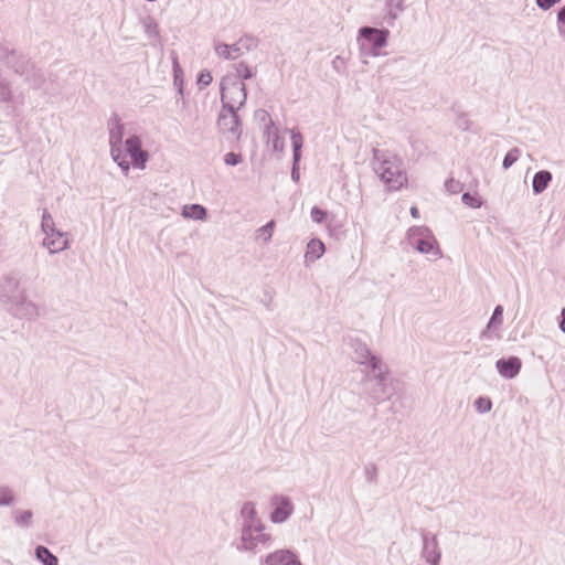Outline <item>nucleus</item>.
I'll return each mask as SVG.
<instances>
[{
    "label": "nucleus",
    "mask_w": 565,
    "mask_h": 565,
    "mask_svg": "<svg viewBox=\"0 0 565 565\" xmlns=\"http://www.w3.org/2000/svg\"><path fill=\"white\" fill-rule=\"evenodd\" d=\"M552 181V173L547 170H541L534 174L532 181L533 192L540 194L546 190L550 182Z\"/></svg>",
    "instance_id": "nucleus-22"
},
{
    "label": "nucleus",
    "mask_w": 565,
    "mask_h": 565,
    "mask_svg": "<svg viewBox=\"0 0 565 565\" xmlns=\"http://www.w3.org/2000/svg\"><path fill=\"white\" fill-rule=\"evenodd\" d=\"M407 239L412 247L422 254H430L435 258L441 257L437 239L426 226H414L407 232Z\"/></svg>",
    "instance_id": "nucleus-5"
},
{
    "label": "nucleus",
    "mask_w": 565,
    "mask_h": 565,
    "mask_svg": "<svg viewBox=\"0 0 565 565\" xmlns=\"http://www.w3.org/2000/svg\"><path fill=\"white\" fill-rule=\"evenodd\" d=\"M373 170L391 189L399 190L407 183L403 159L388 150H373Z\"/></svg>",
    "instance_id": "nucleus-1"
},
{
    "label": "nucleus",
    "mask_w": 565,
    "mask_h": 565,
    "mask_svg": "<svg viewBox=\"0 0 565 565\" xmlns=\"http://www.w3.org/2000/svg\"><path fill=\"white\" fill-rule=\"evenodd\" d=\"M265 136L267 138V143H271L274 151L284 153L285 140L279 136L278 129L274 128V122L271 120L265 129Z\"/></svg>",
    "instance_id": "nucleus-21"
},
{
    "label": "nucleus",
    "mask_w": 565,
    "mask_h": 565,
    "mask_svg": "<svg viewBox=\"0 0 565 565\" xmlns=\"http://www.w3.org/2000/svg\"><path fill=\"white\" fill-rule=\"evenodd\" d=\"M17 495L13 489L8 486L0 487V507H9L15 502Z\"/></svg>",
    "instance_id": "nucleus-28"
},
{
    "label": "nucleus",
    "mask_w": 565,
    "mask_h": 565,
    "mask_svg": "<svg viewBox=\"0 0 565 565\" xmlns=\"http://www.w3.org/2000/svg\"><path fill=\"white\" fill-rule=\"evenodd\" d=\"M242 161L241 154H237L235 152H227L224 156V162L227 166H237Z\"/></svg>",
    "instance_id": "nucleus-40"
},
{
    "label": "nucleus",
    "mask_w": 565,
    "mask_h": 565,
    "mask_svg": "<svg viewBox=\"0 0 565 565\" xmlns=\"http://www.w3.org/2000/svg\"><path fill=\"white\" fill-rule=\"evenodd\" d=\"M561 0H536V4L539 6V8L543 9V10H548L550 8H552L554 4L558 3Z\"/></svg>",
    "instance_id": "nucleus-41"
},
{
    "label": "nucleus",
    "mask_w": 565,
    "mask_h": 565,
    "mask_svg": "<svg viewBox=\"0 0 565 565\" xmlns=\"http://www.w3.org/2000/svg\"><path fill=\"white\" fill-rule=\"evenodd\" d=\"M522 367V362L518 356H510L508 359H499L495 362V369L498 373L508 380L518 376Z\"/></svg>",
    "instance_id": "nucleus-17"
},
{
    "label": "nucleus",
    "mask_w": 565,
    "mask_h": 565,
    "mask_svg": "<svg viewBox=\"0 0 565 565\" xmlns=\"http://www.w3.org/2000/svg\"><path fill=\"white\" fill-rule=\"evenodd\" d=\"M125 148L132 160V164L138 169H145L149 153L142 149L140 137L137 135L129 136L125 141Z\"/></svg>",
    "instance_id": "nucleus-13"
},
{
    "label": "nucleus",
    "mask_w": 565,
    "mask_h": 565,
    "mask_svg": "<svg viewBox=\"0 0 565 565\" xmlns=\"http://www.w3.org/2000/svg\"><path fill=\"white\" fill-rule=\"evenodd\" d=\"M502 315H503V307L499 305L494 308L493 313L490 318V321L487 324L486 330H483L481 332L482 339L489 338V332L491 330L498 329L502 324V321H503Z\"/></svg>",
    "instance_id": "nucleus-24"
},
{
    "label": "nucleus",
    "mask_w": 565,
    "mask_h": 565,
    "mask_svg": "<svg viewBox=\"0 0 565 565\" xmlns=\"http://www.w3.org/2000/svg\"><path fill=\"white\" fill-rule=\"evenodd\" d=\"M13 95L10 83L0 76V103L9 104L12 103Z\"/></svg>",
    "instance_id": "nucleus-29"
},
{
    "label": "nucleus",
    "mask_w": 565,
    "mask_h": 565,
    "mask_svg": "<svg viewBox=\"0 0 565 565\" xmlns=\"http://www.w3.org/2000/svg\"><path fill=\"white\" fill-rule=\"evenodd\" d=\"M353 349V359L360 365H364L367 369L374 365V362H383L379 356L374 355L367 345L360 340H353L351 342Z\"/></svg>",
    "instance_id": "nucleus-15"
},
{
    "label": "nucleus",
    "mask_w": 565,
    "mask_h": 565,
    "mask_svg": "<svg viewBox=\"0 0 565 565\" xmlns=\"http://www.w3.org/2000/svg\"><path fill=\"white\" fill-rule=\"evenodd\" d=\"M476 411L480 414L489 413L492 408V402L488 397L480 396L475 401Z\"/></svg>",
    "instance_id": "nucleus-34"
},
{
    "label": "nucleus",
    "mask_w": 565,
    "mask_h": 565,
    "mask_svg": "<svg viewBox=\"0 0 565 565\" xmlns=\"http://www.w3.org/2000/svg\"><path fill=\"white\" fill-rule=\"evenodd\" d=\"M42 245L49 249L51 254L63 252L70 247L68 234L60 230L53 231L44 235Z\"/></svg>",
    "instance_id": "nucleus-14"
},
{
    "label": "nucleus",
    "mask_w": 565,
    "mask_h": 565,
    "mask_svg": "<svg viewBox=\"0 0 565 565\" xmlns=\"http://www.w3.org/2000/svg\"><path fill=\"white\" fill-rule=\"evenodd\" d=\"M299 163H296V161H294V164H292V170H291V179L295 181V182H298L299 179H300V173H299V168H298Z\"/></svg>",
    "instance_id": "nucleus-42"
},
{
    "label": "nucleus",
    "mask_w": 565,
    "mask_h": 565,
    "mask_svg": "<svg viewBox=\"0 0 565 565\" xmlns=\"http://www.w3.org/2000/svg\"><path fill=\"white\" fill-rule=\"evenodd\" d=\"M181 214L184 218L204 221L207 216V211L201 204H189L183 206Z\"/></svg>",
    "instance_id": "nucleus-23"
},
{
    "label": "nucleus",
    "mask_w": 565,
    "mask_h": 565,
    "mask_svg": "<svg viewBox=\"0 0 565 565\" xmlns=\"http://www.w3.org/2000/svg\"><path fill=\"white\" fill-rule=\"evenodd\" d=\"M327 216H328L327 212L321 210L320 207L313 206L311 209L310 217H311L312 222H315L317 224H322L327 220Z\"/></svg>",
    "instance_id": "nucleus-36"
},
{
    "label": "nucleus",
    "mask_w": 565,
    "mask_h": 565,
    "mask_svg": "<svg viewBox=\"0 0 565 565\" xmlns=\"http://www.w3.org/2000/svg\"><path fill=\"white\" fill-rule=\"evenodd\" d=\"M394 379L390 376L388 367L384 362H374V365L364 372L363 392L374 403L390 399L394 393Z\"/></svg>",
    "instance_id": "nucleus-2"
},
{
    "label": "nucleus",
    "mask_w": 565,
    "mask_h": 565,
    "mask_svg": "<svg viewBox=\"0 0 565 565\" xmlns=\"http://www.w3.org/2000/svg\"><path fill=\"white\" fill-rule=\"evenodd\" d=\"M289 565H302V563L300 562L298 555L291 561V563H289Z\"/></svg>",
    "instance_id": "nucleus-49"
},
{
    "label": "nucleus",
    "mask_w": 565,
    "mask_h": 565,
    "mask_svg": "<svg viewBox=\"0 0 565 565\" xmlns=\"http://www.w3.org/2000/svg\"><path fill=\"white\" fill-rule=\"evenodd\" d=\"M411 215H412L414 218L419 217V210H418L416 206H412V207H411Z\"/></svg>",
    "instance_id": "nucleus-47"
},
{
    "label": "nucleus",
    "mask_w": 565,
    "mask_h": 565,
    "mask_svg": "<svg viewBox=\"0 0 565 565\" xmlns=\"http://www.w3.org/2000/svg\"><path fill=\"white\" fill-rule=\"evenodd\" d=\"M174 85L179 87V93L182 94V71L177 62H174Z\"/></svg>",
    "instance_id": "nucleus-39"
},
{
    "label": "nucleus",
    "mask_w": 565,
    "mask_h": 565,
    "mask_svg": "<svg viewBox=\"0 0 565 565\" xmlns=\"http://www.w3.org/2000/svg\"><path fill=\"white\" fill-rule=\"evenodd\" d=\"M57 230L55 226V222L53 220V216L47 210L43 211L42 214V221H41V231L44 235L51 233L53 234V231Z\"/></svg>",
    "instance_id": "nucleus-30"
},
{
    "label": "nucleus",
    "mask_w": 565,
    "mask_h": 565,
    "mask_svg": "<svg viewBox=\"0 0 565 565\" xmlns=\"http://www.w3.org/2000/svg\"><path fill=\"white\" fill-rule=\"evenodd\" d=\"M211 82H212V75L209 71H202L199 74L198 85H199L200 89H203L206 86H209L211 84Z\"/></svg>",
    "instance_id": "nucleus-38"
},
{
    "label": "nucleus",
    "mask_w": 565,
    "mask_h": 565,
    "mask_svg": "<svg viewBox=\"0 0 565 565\" xmlns=\"http://www.w3.org/2000/svg\"><path fill=\"white\" fill-rule=\"evenodd\" d=\"M15 72L17 74L23 76L25 82L33 89L42 88L45 83V75L42 70L35 67V65L26 60H23L21 63L17 64Z\"/></svg>",
    "instance_id": "nucleus-12"
},
{
    "label": "nucleus",
    "mask_w": 565,
    "mask_h": 565,
    "mask_svg": "<svg viewBox=\"0 0 565 565\" xmlns=\"http://www.w3.org/2000/svg\"><path fill=\"white\" fill-rule=\"evenodd\" d=\"M404 0H387L388 13L392 19L397 17V12L403 10Z\"/></svg>",
    "instance_id": "nucleus-37"
},
{
    "label": "nucleus",
    "mask_w": 565,
    "mask_h": 565,
    "mask_svg": "<svg viewBox=\"0 0 565 565\" xmlns=\"http://www.w3.org/2000/svg\"><path fill=\"white\" fill-rule=\"evenodd\" d=\"M342 62L340 56H335V58L332 61V65L335 70H338L339 63Z\"/></svg>",
    "instance_id": "nucleus-48"
},
{
    "label": "nucleus",
    "mask_w": 565,
    "mask_h": 565,
    "mask_svg": "<svg viewBox=\"0 0 565 565\" xmlns=\"http://www.w3.org/2000/svg\"><path fill=\"white\" fill-rule=\"evenodd\" d=\"M296 556L289 548H279L260 557L259 565H289Z\"/></svg>",
    "instance_id": "nucleus-18"
},
{
    "label": "nucleus",
    "mask_w": 565,
    "mask_h": 565,
    "mask_svg": "<svg viewBox=\"0 0 565 565\" xmlns=\"http://www.w3.org/2000/svg\"><path fill=\"white\" fill-rule=\"evenodd\" d=\"M247 98L245 84L232 78L231 75L221 82V100L223 108L238 110L245 105Z\"/></svg>",
    "instance_id": "nucleus-4"
},
{
    "label": "nucleus",
    "mask_w": 565,
    "mask_h": 565,
    "mask_svg": "<svg viewBox=\"0 0 565 565\" xmlns=\"http://www.w3.org/2000/svg\"><path fill=\"white\" fill-rule=\"evenodd\" d=\"M13 519L17 526L21 529H29L33 522V512L31 510H14Z\"/></svg>",
    "instance_id": "nucleus-26"
},
{
    "label": "nucleus",
    "mask_w": 565,
    "mask_h": 565,
    "mask_svg": "<svg viewBox=\"0 0 565 565\" xmlns=\"http://www.w3.org/2000/svg\"><path fill=\"white\" fill-rule=\"evenodd\" d=\"M326 252V246L322 241L319 238H312L307 244L306 254H305V263L309 265L319 259Z\"/></svg>",
    "instance_id": "nucleus-20"
},
{
    "label": "nucleus",
    "mask_w": 565,
    "mask_h": 565,
    "mask_svg": "<svg viewBox=\"0 0 565 565\" xmlns=\"http://www.w3.org/2000/svg\"><path fill=\"white\" fill-rule=\"evenodd\" d=\"M2 297H6L7 308L14 317L26 320H33L38 318V306L31 301L26 297L25 292L18 286L11 296L2 295Z\"/></svg>",
    "instance_id": "nucleus-7"
},
{
    "label": "nucleus",
    "mask_w": 565,
    "mask_h": 565,
    "mask_svg": "<svg viewBox=\"0 0 565 565\" xmlns=\"http://www.w3.org/2000/svg\"><path fill=\"white\" fill-rule=\"evenodd\" d=\"M245 42L246 40L241 39L234 44L215 43V54L225 60H236L243 55V49L248 50V46L245 44Z\"/></svg>",
    "instance_id": "nucleus-16"
},
{
    "label": "nucleus",
    "mask_w": 565,
    "mask_h": 565,
    "mask_svg": "<svg viewBox=\"0 0 565 565\" xmlns=\"http://www.w3.org/2000/svg\"><path fill=\"white\" fill-rule=\"evenodd\" d=\"M457 126L462 130H467L468 129V119L466 117L458 118Z\"/></svg>",
    "instance_id": "nucleus-43"
},
{
    "label": "nucleus",
    "mask_w": 565,
    "mask_h": 565,
    "mask_svg": "<svg viewBox=\"0 0 565 565\" xmlns=\"http://www.w3.org/2000/svg\"><path fill=\"white\" fill-rule=\"evenodd\" d=\"M390 31L387 29H376L372 26H362L359 30L360 50L363 55L380 56L381 50L386 46Z\"/></svg>",
    "instance_id": "nucleus-3"
},
{
    "label": "nucleus",
    "mask_w": 565,
    "mask_h": 565,
    "mask_svg": "<svg viewBox=\"0 0 565 565\" xmlns=\"http://www.w3.org/2000/svg\"><path fill=\"white\" fill-rule=\"evenodd\" d=\"M557 21H558V23L565 25V6L559 9V11L557 13Z\"/></svg>",
    "instance_id": "nucleus-44"
},
{
    "label": "nucleus",
    "mask_w": 565,
    "mask_h": 565,
    "mask_svg": "<svg viewBox=\"0 0 565 565\" xmlns=\"http://www.w3.org/2000/svg\"><path fill=\"white\" fill-rule=\"evenodd\" d=\"M461 200L463 204L472 209H478L482 205V201L476 195L470 194L469 192L463 193Z\"/></svg>",
    "instance_id": "nucleus-35"
},
{
    "label": "nucleus",
    "mask_w": 565,
    "mask_h": 565,
    "mask_svg": "<svg viewBox=\"0 0 565 565\" xmlns=\"http://www.w3.org/2000/svg\"><path fill=\"white\" fill-rule=\"evenodd\" d=\"M558 30H559V34L565 38V30H563L562 28H559Z\"/></svg>",
    "instance_id": "nucleus-50"
},
{
    "label": "nucleus",
    "mask_w": 565,
    "mask_h": 565,
    "mask_svg": "<svg viewBox=\"0 0 565 565\" xmlns=\"http://www.w3.org/2000/svg\"><path fill=\"white\" fill-rule=\"evenodd\" d=\"M235 74L231 75L232 78L239 81V78L249 79L254 76V72L249 66L244 63H238L234 65Z\"/></svg>",
    "instance_id": "nucleus-31"
},
{
    "label": "nucleus",
    "mask_w": 565,
    "mask_h": 565,
    "mask_svg": "<svg viewBox=\"0 0 565 565\" xmlns=\"http://www.w3.org/2000/svg\"><path fill=\"white\" fill-rule=\"evenodd\" d=\"M286 132L290 134L292 145V158L296 163H299L301 159V148L303 146V137L299 131L294 129H286Z\"/></svg>",
    "instance_id": "nucleus-25"
},
{
    "label": "nucleus",
    "mask_w": 565,
    "mask_h": 565,
    "mask_svg": "<svg viewBox=\"0 0 565 565\" xmlns=\"http://www.w3.org/2000/svg\"><path fill=\"white\" fill-rule=\"evenodd\" d=\"M422 558L429 565H439L441 559V551L436 534L424 532L422 534Z\"/></svg>",
    "instance_id": "nucleus-11"
},
{
    "label": "nucleus",
    "mask_w": 565,
    "mask_h": 565,
    "mask_svg": "<svg viewBox=\"0 0 565 565\" xmlns=\"http://www.w3.org/2000/svg\"><path fill=\"white\" fill-rule=\"evenodd\" d=\"M242 525L241 526H260L264 525L257 515L256 505L253 502H245L241 509Z\"/></svg>",
    "instance_id": "nucleus-19"
},
{
    "label": "nucleus",
    "mask_w": 565,
    "mask_h": 565,
    "mask_svg": "<svg viewBox=\"0 0 565 565\" xmlns=\"http://www.w3.org/2000/svg\"><path fill=\"white\" fill-rule=\"evenodd\" d=\"M275 228V221H269L264 226L257 230V238L262 239L265 244L270 242Z\"/></svg>",
    "instance_id": "nucleus-32"
},
{
    "label": "nucleus",
    "mask_w": 565,
    "mask_h": 565,
    "mask_svg": "<svg viewBox=\"0 0 565 565\" xmlns=\"http://www.w3.org/2000/svg\"><path fill=\"white\" fill-rule=\"evenodd\" d=\"M35 557L43 565H58V558L43 545L35 548Z\"/></svg>",
    "instance_id": "nucleus-27"
},
{
    "label": "nucleus",
    "mask_w": 565,
    "mask_h": 565,
    "mask_svg": "<svg viewBox=\"0 0 565 565\" xmlns=\"http://www.w3.org/2000/svg\"><path fill=\"white\" fill-rule=\"evenodd\" d=\"M270 507L273 510L269 518L275 524L286 522L294 513V504L290 498L284 494H275L271 497Z\"/></svg>",
    "instance_id": "nucleus-10"
},
{
    "label": "nucleus",
    "mask_w": 565,
    "mask_h": 565,
    "mask_svg": "<svg viewBox=\"0 0 565 565\" xmlns=\"http://www.w3.org/2000/svg\"><path fill=\"white\" fill-rule=\"evenodd\" d=\"M558 326L561 331L565 333V307L561 311V321Z\"/></svg>",
    "instance_id": "nucleus-46"
},
{
    "label": "nucleus",
    "mask_w": 565,
    "mask_h": 565,
    "mask_svg": "<svg viewBox=\"0 0 565 565\" xmlns=\"http://www.w3.org/2000/svg\"><path fill=\"white\" fill-rule=\"evenodd\" d=\"M217 127L227 140H238L241 137L242 128L236 110L222 108L217 118Z\"/></svg>",
    "instance_id": "nucleus-9"
},
{
    "label": "nucleus",
    "mask_w": 565,
    "mask_h": 565,
    "mask_svg": "<svg viewBox=\"0 0 565 565\" xmlns=\"http://www.w3.org/2000/svg\"><path fill=\"white\" fill-rule=\"evenodd\" d=\"M520 156H521V150L519 148L511 149L505 154V157L503 159V162H502L503 168L507 170L510 167H512V164H514L519 160Z\"/></svg>",
    "instance_id": "nucleus-33"
},
{
    "label": "nucleus",
    "mask_w": 565,
    "mask_h": 565,
    "mask_svg": "<svg viewBox=\"0 0 565 565\" xmlns=\"http://www.w3.org/2000/svg\"><path fill=\"white\" fill-rule=\"evenodd\" d=\"M146 31L149 35L151 34H154L157 35L158 31H157V25L156 24H152V23H149L146 25Z\"/></svg>",
    "instance_id": "nucleus-45"
},
{
    "label": "nucleus",
    "mask_w": 565,
    "mask_h": 565,
    "mask_svg": "<svg viewBox=\"0 0 565 565\" xmlns=\"http://www.w3.org/2000/svg\"><path fill=\"white\" fill-rule=\"evenodd\" d=\"M273 537L265 532V525L260 526H241V535L236 545L239 552H257L258 545L268 547Z\"/></svg>",
    "instance_id": "nucleus-6"
},
{
    "label": "nucleus",
    "mask_w": 565,
    "mask_h": 565,
    "mask_svg": "<svg viewBox=\"0 0 565 565\" xmlns=\"http://www.w3.org/2000/svg\"><path fill=\"white\" fill-rule=\"evenodd\" d=\"M124 125L116 120L109 129V145L113 160L121 168L125 174L129 172L130 163L121 151L124 139Z\"/></svg>",
    "instance_id": "nucleus-8"
}]
</instances>
